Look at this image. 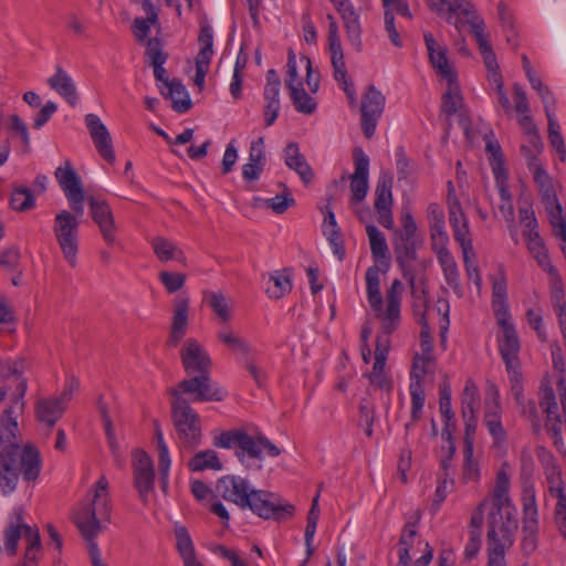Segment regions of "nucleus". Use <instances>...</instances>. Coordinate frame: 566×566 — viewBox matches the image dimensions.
Returning a JSON list of instances; mask_svg holds the SVG:
<instances>
[{
	"label": "nucleus",
	"mask_w": 566,
	"mask_h": 566,
	"mask_svg": "<svg viewBox=\"0 0 566 566\" xmlns=\"http://www.w3.org/2000/svg\"><path fill=\"white\" fill-rule=\"evenodd\" d=\"M180 358L189 378L178 382L175 389L189 392L192 402L223 401L227 398V390L211 379V358L198 340L186 339Z\"/></svg>",
	"instance_id": "obj_1"
},
{
	"label": "nucleus",
	"mask_w": 566,
	"mask_h": 566,
	"mask_svg": "<svg viewBox=\"0 0 566 566\" xmlns=\"http://www.w3.org/2000/svg\"><path fill=\"white\" fill-rule=\"evenodd\" d=\"M111 512L108 481L105 476H101L95 483L90 502L73 516L77 530L87 542L92 566H107L102 560L97 543L94 538L102 532V523L111 521Z\"/></svg>",
	"instance_id": "obj_2"
},
{
	"label": "nucleus",
	"mask_w": 566,
	"mask_h": 566,
	"mask_svg": "<svg viewBox=\"0 0 566 566\" xmlns=\"http://www.w3.org/2000/svg\"><path fill=\"white\" fill-rule=\"evenodd\" d=\"M41 471L40 452L33 446H14L0 451V492L9 495L17 490L19 478L33 482Z\"/></svg>",
	"instance_id": "obj_3"
},
{
	"label": "nucleus",
	"mask_w": 566,
	"mask_h": 566,
	"mask_svg": "<svg viewBox=\"0 0 566 566\" xmlns=\"http://www.w3.org/2000/svg\"><path fill=\"white\" fill-rule=\"evenodd\" d=\"M168 395L178 442L182 449L193 450L201 443L202 426L199 413L190 406L191 396L175 388H169Z\"/></svg>",
	"instance_id": "obj_4"
},
{
	"label": "nucleus",
	"mask_w": 566,
	"mask_h": 566,
	"mask_svg": "<svg viewBox=\"0 0 566 566\" xmlns=\"http://www.w3.org/2000/svg\"><path fill=\"white\" fill-rule=\"evenodd\" d=\"M400 222L402 228L394 229L392 232V249L396 263L401 270L403 277L413 286L412 263L417 260V250L422 241L418 234L416 221L409 211L401 213Z\"/></svg>",
	"instance_id": "obj_5"
},
{
	"label": "nucleus",
	"mask_w": 566,
	"mask_h": 566,
	"mask_svg": "<svg viewBox=\"0 0 566 566\" xmlns=\"http://www.w3.org/2000/svg\"><path fill=\"white\" fill-rule=\"evenodd\" d=\"M80 218L74 211L65 209L54 217L53 233L63 258L71 268L77 264Z\"/></svg>",
	"instance_id": "obj_6"
},
{
	"label": "nucleus",
	"mask_w": 566,
	"mask_h": 566,
	"mask_svg": "<svg viewBox=\"0 0 566 566\" xmlns=\"http://www.w3.org/2000/svg\"><path fill=\"white\" fill-rule=\"evenodd\" d=\"M249 509L259 517L275 521H282L292 517L295 511L294 505L283 503L279 495L265 490L253 489L249 496V505H244V510Z\"/></svg>",
	"instance_id": "obj_7"
},
{
	"label": "nucleus",
	"mask_w": 566,
	"mask_h": 566,
	"mask_svg": "<svg viewBox=\"0 0 566 566\" xmlns=\"http://www.w3.org/2000/svg\"><path fill=\"white\" fill-rule=\"evenodd\" d=\"M538 405L545 413V429L556 449L566 455V447L562 434V417L558 413V403L554 388L543 381L538 392Z\"/></svg>",
	"instance_id": "obj_8"
},
{
	"label": "nucleus",
	"mask_w": 566,
	"mask_h": 566,
	"mask_svg": "<svg viewBox=\"0 0 566 566\" xmlns=\"http://www.w3.org/2000/svg\"><path fill=\"white\" fill-rule=\"evenodd\" d=\"M55 179L61 187L69 206L77 216L84 214V202L87 198L82 185L81 177L75 171L70 160H65L54 172Z\"/></svg>",
	"instance_id": "obj_9"
},
{
	"label": "nucleus",
	"mask_w": 566,
	"mask_h": 566,
	"mask_svg": "<svg viewBox=\"0 0 566 566\" xmlns=\"http://www.w3.org/2000/svg\"><path fill=\"white\" fill-rule=\"evenodd\" d=\"M510 488V476L505 472V470H500L496 474V484L493 491V504L496 507V511L492 512L489 516V530L486 534V546H489V534L492 530V526L499 524L500 527L504 531H507L510 535V539L512 544L514 543L513 534L516 531L517 525L514 521H511L510 517L504 520L502 513V506L509 501L507 493ZM489 552V547H486Z\"/></svg>",
	"instance_id": "obj_10"
},
{
	"label": "nucleus",
	"mask_w": 566,
	"mask_h": 566,
	"mask_svg": "<svg viewBox=\"0 0 566 566\" xmlns=\"http://www.w3.org/2000/svg\"><path fill=\"white\" fill-rule=\"evenodd\" d=\"M132 470L134 486L143 504H147L155 490L154 462L144 450L135 449L132 453Z\"/></svg>",
	"instance_id": "obj_11"
},
{
	"label": "nucleus",
	"mask_w": 566,
	"mask_h": 566,
	"mask_svg": "<svg viewBox=\"0 0 566 566\" xmlns=\"http://www.w3.org/2000/svg\"><path fill=\"white\" fill-rule=\"evenodd\" d=\"M386 97L370 84L363 94L360 103L361 129L366 138L370 139L376 132L378 122L385 108Z\"/></svg>",
	"instance_id": "obj_12"
},
{
	"label": "nucleus",
	"mask_w": 566,
	"mask_h": 566,
	"mask_svg": "<svg viewBox=\"0 0 566 566\" xmlns=\"http://www.w3.org/2000/svg\"><path fill=\"white\" fill-rule=\"evenodd\" d=\"M213 444L217 448H235V455L240 461L247 455L251 459H261L259 437L254 439L244 431L229 430L214 438Z\"/></svg>",
	"instance_id": "obj_13"
},
{
	"label": "nucleus",
	"mask_w": 566,
	"mask_h": 566,
	"mask_svg": "<svg viewBox=\"0 0 566 566\" xmlns=\"http://www.w3.org/2000/svg\"><path fill=\"white\" fill-rule=\"evenodd\" d=\"M392 177L389 174H380L375 189V210L378 222L386 229L392 230L395 221L392 216Z\"/></svg>",
	"instance_id": "obj_14"
},
{
	"label": "nucleus",
	"mask_w": 566,
	"mask_h": 566,
	"mask_svg": "<svg viewBox=\"0 0 566 566\" xmlns=\"http://www.w3.org/2000/svg\"><path fill=\"white\" fill-rule=\"evenodd\" d=\"M90 205L91 217L97 224L103 240L108 247L116 242V226L113 211L106 200L90 196L85 199Z\"/></svg>",
	"instance_id": "obj_15"
},
{
	"label": "nucleus",
	"mask_w": 566,
	"mask_h": 566,
	"mask_svg": "<svg viewBox=\"0 0 566 566\" xmlns=\"http://www.w3.org/2000/svg\"><path fill=\"white\" fill-rule=\"evenodd\" d=\"M253 488L249 481L238 475H224L217 481L216 492L223 500L234 503L244 510L249 505V496Z\"/></svg>",
	"instance_id": "obj_16"
},
{
	"label": "nucleus",
	"mask_w": 566,
	"mask_h": 566,
	"mask_svg": "<svg viewBox=\"0 0 566 566\" xmlns=\"http://www.w3.org/2000/svg\"><path fill=\"white\" fill-rule=\"evenodd\" d=\"M440 18H443L448 23L461 32L462 29L469 24L471 27V19L483 20L476 14L474 6L468 0H444L442 10H434Z\"/></svg>",
	"instance_id": "obj_17"
},
{
	"label": "nucleus",
	"mask_w": 566,
	"mask_h": 566,
	"mask_svg": "<svg viewBox=\"0 0 566 566\" xmlns=\"http://www.w3.org/2000/svg\"><path fill=\"white\" fill-rule=\"evenodd\" d=\"M403 285L400 280L395 279L386 292V308H382L380 316L381 329L385 334H392L400 324V308Z\"/></svg>",
	"instance_id": "obj_18"
},
{
	"label": "nucleus",
	"mask_w": 566,
	"mask_h": 566,
	"mask_svg": "<svg viewBox=\"0 0 566 566\" xmlns=\"http://www.w3.org/2000/svg\"><path fill=\"white\" fill-rule=\"evenodd\" d=\"M354 165L355 170L349 176L352 206H356L361 202L368 192L369 158L360 148H355L354 150Z\"/></svg>",
	"instance_id": "obj_19"
},
{
	"label": "nucleus",
	"mask_w": 566,
	"mask_h": 566,
	"mask_svg": "<svg viewBox=\"0 0 566 566\" xmlns=\"http://www.w3.org/2000/svg\"><path fill=\"white\" fill-rule=\"evenodd\" d=\"M28 528H36L24 522V509L15 506L8 517L7 526L3 530L4 551L9 556H14L18 552V544L23 536L27 542Z\"/></svg>",
	"instance_id": "obj_20"
},
{
	"label": "nucleus",
	"mask_w": 566,
	"mask_h": 566,
	"mask_svg": "<svg viewBox=\"0 0 566 566\" xmlns=\"http://www.w3.org/2000/svg\"><path fill=\"white\" fill-rule=\"evenodd\" d=\"M85 124L88 128L91 138L98 154L109 164L115 161V153L111 134L101 118L95 114L85 116Z\"/></svg>",
	"instance_id": "obj_21"
},
{
	"label": "nucleus",
	"mask_w": 566,
	"mask_h": 566,
	"mask_svg": "<svg viewBox=\"0 0 566 566\" xmlns=\"http://www.w3.org/2000/svg\"><path fill=\"white\" fill-rule=\"evenodd\" d=\"M416 534L417 530L415 523H408L403 527L399 539V560L397 566H428L430 564L433 556V551L429 544L426 543V552L422 554V556L416 559L413 565H411L410 548L413 544Z\"/></svg>",
	"instance_id": "obj_22"
},
{
	"label": "nucleus",
	"mask_w": 566,
	"mask_h": 566,
	"mask_svg": "<svg viewBox=\"0 0 566 566\" xmlns=\"http://www.w3.org/2000/svg\"><path fill=\"white\" fill-rule=\"evenodd\" d=\"M521 150L527 158H530L528 168L533 172L534 180L538 186L544 205L555 203L558 198L551 176L543 168L539 160L535 156L531 155V151L526 146H522Z\"/></svg>",
	"instance_id": "obj_23"
},
{
	"label": "nucleus",
	"mask_w": 566,
	"mask_h": 566,
	"mask_svg": "<svg viewBox=\"0 0 566 566\" xmlns=\"http://www.w3.org/2000/svg\"><path fill=\"white\" fill-rule=\"evenodd\" d=\"M342 17L347 40L357 50L361 49V28L359 15L348 0H331Z\"/></svg>",
	"instance_id": "obj_24"
},
{
	"label": "nucleus",
	"mask_w": 566,
	"mask_h": 566,
	"mask_svg": "<svg viewBox=\"0 0 566 566\" xmlns=\"http://www.w3.org/2000/svg\"><path fill=\"white\" fill-rule=\"evenodd\" d=\"M492 280V308L497 323L510 318L507 304V283L503 265L499 266L497 274Z\"/></svg>",
	"instance_id": "obj_25"
},
{
	"label": "nucleus",
	"mask_w": 566,
	"mask_h": 566,
	"mask_svg": "<svg viewBox=\"0 0 566 566\" xmlns=\"http://www.w3.org/2000/svg\"><path fill=\"white\" fill-rule=\"evenodd\" d=\"M495 524L489 534V555L486 566H506L505 551L512 546L507 531Z\"/></svg>",
	"instance_id": "obj_26"
},
{
	"label": "nucleus",
	"mask_w": 566,
	"mask_h": 566,
	"mask_svg": "<svg viewBox=\"0 0 566 566\" xmlns=\"http://www.w3.org/2000/svg\"><path fill=\"white\" fill-rule=\"evenodd\" d=\"M48 85L63 97L71 107L78 103V93L72 76L60 65L55 73L48 78Z\"/></svg>",
	"instance_id": "obj_27"
},
{
	"label": "nucleus",
	"mask_w": 566,
	"mask_h": 566,
	"mask_svg": "<svg viewBox=\"0 0 566 566\" xmlns=\"http://www.w3.org/2000/svg\"><path fill=\"white\" fill-rule=\"evenodd\" d=\"M175 308L168 345L176 347L187 333L189 317V300L185 296L175 298Z\"/></svg>",
	"instance_id": "obj_28"
},
{
	"label": "nucleus",
	"mask_w": 566,
	"mask_h": 566,
	"mask_svg": "<svg viewBox=\"0 0 566 566\" xmlns=\"http://www.w3.org/2000/svg\"><path fill=\"white\" fill-rule=\"evenodd\" d=\"M21 415L22 412L8 407L3 410L0 417V448L13 449L14 446H20L18 418Z\"/></svg>",
	"instance_id": "obj_29"
},
{
	"label": "nucleus",
	"mask_w": 566,
	"mask_h": 566,
	"mask_svg": "<svg viewBox=\"0 0 566 566\" xmlns=\"http://www.w3.org/2000/svg\"><path fill=\"white\" fill-rule=\"evenodd\" d=\"M265 166L264 138L253 140L249 151V159L242 167V177L247 181H255L260 178Z\"/></svg>",
	"instance_id": "obj_30"
},
{
	"label": "nucleus",
	"mask_w": 566,
	"mask_h": 566,
	"mask_svg": "<svg viewBox=\"0 0 566 566\" xmlns=\"http://www.w3.org/2000/svg\"><path fill=\"white\" fill-rule=\"evenodd\" d=\"M470 22L486 70L499 69L497 59L490 42V35L485 32L484 20L471 19Z\"/></svg>",
	"instance_id": "obj_31"
},
{
	"label": "nucleus",
	"mask_w": 566,
	"mask_h": 566,
	"mask_svg": "<svg viewBox=\"0 0 566 566\" xmlns=\"http://www.w3.org/2000/svg\"><path fill=\"white\" fill-rule=\"evenodd\" d=\"M380 273H382V266L373 265L367 269L365 274L367 301L375 316L379 319L382 316L384 305L380 293Z\"/></svg>",
	"instance_id": "obj_32"
},
{
	"label": "nucleus",
	"mask_w": 566,
	"mask_h": 566,
	"mask_svg": "<svg viewBox=\"0 0 566 566\" xmlns=\"http://www.w3.org/2000/svg\"><path fill=\"white\" fill-rule=\"evenodd\" d=\"M66 410V405L59 398H40L35 402V417L36 419L53 428L54 424L62 418Z\"/></svg>",
	"instance_id": "obj_33"
},
{
	"label": "nucleus",
	"mask_w": 566,
	"mask_h": 566,
	"mask_svg": "<svg viewBox=\"0 0 566 566\" xmlns=\"http://www.w3.org/2000/svg\"><path fill=\"white\" fill-rule=\"evenodd\" d=\"M284 161L290 169L294 170L300 176L305 185L312 182L314 178L313 169L307 164L304 155L300 153L296 143H289L284 148Z\"/></svg>",
	"instance_id": "obj_34"
},
{
	"label": "nucleus",
	"mask_w": 566,
	"mask_h": 566,
	"mask_svg": "<svg viewBox=\"0 0 566 566\" xmlns=\"http://www.w3.org/2000/svg\"><path fill=\"white\" fill-rule=\"evenodd\" d=\"M366 233L369 240L370 252L375 262L382 266V273L390 268L389 249L385 235L374 224L366 226Z\"/></svg>",
	"instance_id": "obj_35"
},
{
	"label": "nucleus",
	"mask_w": 566,
	"mask_h": 566,
	"mask_svg": "<svg viewBox=\"0 0 566 566\" xmlns=\"http://www.w3.org/2000/svg\"><path fill=\"white\" fill-rule=\"evenodd\" d=\"M449 221L453 230L454 240L459 244L472 241L468 219L457 198L453 200L449 199Z\"/></svg>",
	"instance_id": "obj_36"
},
{
	"label": "nucleus",
	"mask_w": 566,
	"mask_h": 566,
	"mask_svg": "<svg viewBox=\"0 0 566 566\" xmlns=\"http://www.w3.org/2000/svg\"><path fill=\"white\" fill-rule=\"evenodd\" d=\"M503 329V338L500 340V353L505 365H510L512 360H516L520 350V342L513 324L505 318L503 323H499Z\"/></svg>",
	"instance_id": "obj_37"
},
{
	"label": "nucleus",
	"mask_w": 566,
	"mask_h": 566,
	"mask_svg": "<svg viewBox=\"0 0 566 566\" xmlns=\"http://www.w3.org/2000/svg\"><path fill=\"white\" fill-rule=\"evenodd\" d=\"M438 261L442 268L447 284L458 294L461 293L460 274L457 262L447 247L437 252Z\"/></svg>",
	"instance_id": "obj_38"
},
{
	"label": "nucleus",
	"mask_w": 566,
	"mask_h": 566,
	"mask_svg": "<svg viewBox=\"0 0 566 566\" xmlns=\"http://www.w3.org/2000/svg\"><path fill=\"white\" fill-rule=\"evenodd\" d=\"M523 532L536 534L538 528V512L535 500V492L532 488L525 489L523 493Z\"/></svg>",
	"instance_id": "obj_39"
},
{
	"label": "nucleus",
	"mask_w": 566,
	"mask_h": 566,
	"mask_svg": "<svg viewBox=\"0 0 566 566\" xmlns=\"http://www.w3.org/2000/svg\"><path fill=\"white\" fill-rule=\"evenodd\" d=\"M217 338L232 353L238 354L241 360L250 356L252 353L251 344L245 338L234 333L230 327H224L218 331Z\"/></svg>",
	"instance_id": "obj_40"
},
{
	"label": "nucleus",
	"mask_w": 566,
	"mask_h": 566,
	"mask_svg": "<svg viewBox=\"0 0 566 566\" xmlns=\"http://www.w3.org/2000/svg\"><path fill=\"white\" fill-rule=\"evenodd\" d=\"M151 248L161 262L177 260L182 264H186V256L184 252L174 242L164 237H155L151 240Z\"/></svg>",
	"instance_id": "obj_41"
},
{
	"label": "nucleus",
	"mask_w": 566,
	"mask_h": 566,
	"mask_svg": "<svg viewBox=\"0 0 566 566\" xmlns=\"http://www.w3.org/2000/svg\"><path fill=\"white\" fill-rule=\"evenodd\" d=\"M524 238L526 240V245L530 253L545 272L548 271L549 266H554L551 263L548 251L542 237L539 235V232H533L528 235H525Z\"/></svg>",
	"instance_id": "obj_42"
},
{
	"label": "nucleus",
	"mask_w": 566,
	"mask_h": 566,
	"mask_svg": "<svg viewBox=\"0 0 566 566\" xmlns=\"http://www.w3.org/2000/svg\"><path fill=\"white\" fill-rule=\"evenodd\" d=\"M190 471L199 472L205 470L219 471L222 469V463L218 454L213 450H205L197 452L188 462Z\"/></svg>",
	"instance_id": "obj_43"
},
{
	"label": "nucleus",
	"mask_w": 566,
	"mask_h": 566,
	"mask_svg": "<svg viewBox=\"0 0 566 566\" xmlns=\"http://www.w3.org/2000/svg\"><path fill=\"white\" fill-rule=\"evenodd\" d=\"M167 97L171 98V107L178 113H186L192 106L190 96L185 85L177 78L171 80V83H169Z\"/></svg>",
	"instance_id": "obj_44"
},
{
	"label": "nucleus",
	"mask_w": 566,
	"mask_h": 566,
	"mask_svg": "<svg viewBox=\"0 0 566 566\" xmlns=\"http://www.w3.org/2000/svg\"><path fill=\"white\" fill-rule=\"evenodd\" d=\"M385 356L384 352L378 349L375 357V363L373 365V369L369 374V380L370 382L376 386L377 388L390 391L392 389V381L385 373Z\"/></svg>",
	"instance_id": "obj_45"
},
{
	"label": "nucleus",
	"mask_w": 566,
	"mask_h": 566,
	"mask_svg": "<svg viewBox=\"0 0 566 566\" xmlns=\"http://www.w3.org/2000/svg\"><path fill=\"white\" fill-rule=\"evenodd\" d=\"M486 151L491 155V161L490 165L492 167V171L494 175V178L497 182H501L503 179L506 178V171H505V159L502 151V148L497 140H494L492 138L486 137Z\"/></svg>",
	"instance_id": "obj_46"
},
{
	"label": "nucleus",
	"mask_w": 566,
	"mask_h": 566,
	"mask_svg": "<svg viewBox=\"0 0 566 566\" xmlns=\"http://www.w3.org/2000/svg\"><path fill=\"white\" fill-rule=\"evenodd\" d=\"M328 45L335 81L338 82L339 84L350 81L348 78V73L344 61V52L340 41L328 42Z\"/></svg>",
	"instance_id": "obj_47"
},
{
	"label": "nucleus",
	"mask_w": 566,
	"mask_h": 566,
	"mask_svg": "<svg viewBox=\"0 0 566 566\" xmlns=\"http://www.w3.org/2000/svg\"><path fill=\"white\" fill-rule=\"evenodd\" d=\"M429 218L431 219V239L433 242L439 241L441 247H446L448 237L444 232V213L437 203L428 207Z\"/></svg>",
	"instance_id": "obj_48"
},
{
	"label": "nucleus",
	"mask_w": 566,
	"mask_h": 566,
	"mask_svg": "<svg viewBox=\"0 0 566 566\" xmlns=\"http://www.w3.org/2000/svg\"><path fill=\"white\" fill-rule=\"evenodd\" d=\"M205 301L213 311L221 323H228L232 318L231 310L227 297L219 292H209L205 295Z\"/></svg>",
	"instance_id": "obj_49"
},
{
	"label": "nucleus",
	"mask_w": 566,
	"mask_h": 566,
	"mask_svg": "<svg viewBox=\"0 0 566 566\" xmlns=\"http://www.w3.org/2000/svg\"><path fill=\"white\" fill-rule=\"evenodd\" d=\"M270 282L272 285L266 289L270 298L280 300L292 290L291 276L286 270L272 274Z\"/></svg>",
	"instance_id": "obj_50"
},
{
	"label": "nucleus",
	"mask_w": 566,
	"mask_h": 566,
	"mask_svg": "<svg viewBox=\"0 0 566 566\" xmlns=\"http://www.w3.org/2000/svg\"><path fill=\"white\" fill-rule=\"evenodd\" d=\"M551 494L557 499L554 509V523L559 534L566 539V494L560 485L551 488Z\"/></svg>",
	"instance_id": "obj_51"
},
{
	"label": "nucleus",
	"mask_w": 566,
	"mask_h": 566,
	"mask_svg": "<svg viewBox=\"0 0 566 566\" xmlns=\"http://www.w3.org/2000/svg\"><path fill=\"white\" fill-rule=\"evenodd\" d=\"M480 405L479 388L472 379H468L461 397V415L475 413Z\"/></svg>",
	"instance_id": "obj_52"
},
{
	"label": "nucleus",
	"mask_w": 566,
	"mask_h": 566,
	"mask_svg": "<svg viewBox=\"0 0 566 566\" xmlns=\"http://www.w3.org/2000/svg\"><path fill=\"white\" fill-rule=\"evenodd\" d=\"M42 544L39 528H28L27 547L23 560L30 566H34L41 555Z\"/></svg>",
	"instance_id": "obj_53"
},
{
	"label": "nucleus",
	"mask_w": 566,
	"mask_h": 566,
	"mask_svg": "<svg viewBox=\"0 0 566 566\" xmlns=\"http://www.w3.org/2000/svg\"><path fill=\"white\" fill-rule=\"evenodd\" d=\"M10 206L13 210L23 212L35 206V199L32 191L27 187H13Z\"/></svg>",
	"instance_id": "obj_54"
},
{
	"label": "nucleus",
	"mask_w": 566,
	"mask_h": 566,
	"mask_svg": "<svg viewBox=\"0 0 566 566\" xmlns=\"http://www.w3.org/2000/svg\"><path fill=\"white\" fill-rule=\"evenodd\" d=\"M290 96L295 109L298 113L312 114L316 109V103L303 87V84H298L296 87H292Z\"/></svg>",
	"instance_id": "obj_55"
},
{
	"label": "nucleus",
	"mask_w": 566,
	"mask_h": 566,
	"mask_svg": "<svg viewBox=\"0 0 566 566\" xmlns=\"http://www.w3.org/2000/svg\"><path fill=\"white\" fill-rule=\"evenodd\" d=\"M174 533L176 537V547L181 559L184 560L195 556V546L188 530L184 525L176 524Z\"/></svg>",
	"instance_id": "obj_56"
},
{
	"label": "nucleus",
	"mask_w": 566,
	"mask_h": 566,
	"mask_svg": "<svg viewBox=\"0 0 566 566\" xmlns=\"http://www.w3.org/2000/svg\"><path fill=\"white\" fill-rule=\"evenodd\" d=\"M517 406L521 417L530 422L533 433H539L542 430V421L536 402L533 399H526Z\"/></svg>",
	"instance_id": "obj_57"
},
{
	"label": "nucleus",
	"mask_w": 566,
	"mask_h": 566,
	"mask_svg": "<svg viewBox=\"0 0 566 566\" xmlns=\"http://www.w3.org/2000/svg\"><path fill=\"white\" fill-rule=\"evenodd\" d=\"M282 195H277L273 198L263 199V203L266 208L271 209L276 214L284 213L290 207L295 205V200L291 195L290 189L284 186Z\"/></svg>",
	"instance_id": "obj_58"
},
{
	"label": "nucleus",
	"mask_w": 566,
	"mask_h": 566,
	"mask_svg": "<svg viewBox=\"0 0 566 566\" xmlns=\"http://www.w3.org/2000/svg\"><path fill=\"white\" fill-rule=\"evenodd\" d=\"M429 57L439 75H441L447 81L455 80V73L448 62L444 49L438 48L436 51L429 54Z\"/></svg>",
	"instance_id": "obj_59"
},
{
	"label": "nucleus",
	"mask_w": 566,
	"mask_h": 566,
	"mask_svg": "<svg viewBox=\"0 0 566 566\" xmlns=\"http://www.w3.org/2000/svg\"><path fill=\"white\" fill-rule=\"evenodd\" d=\"M551 277V301L554 308L565 306L564 289L562 277L555 266H549L546 271Z\"/></svg>",
	"instance_id": "obj_60"
},
{
	"label": "nucleus",
	"mask_w": 566,
	"mask_h": 566,
	"mask_svg": "<svg viewBox=\"0 0 566 566\" xmlns=\"http://www.w3.org/2000/svg\"><path fill=\"white\" fill-rule=\"evenodd\" d=\"M410 396H411V411L410 419L411 422H417L422 415V409L426 401V392L423 385H410L409 386Z\"/></svg>",
	"instance_id": "obj_61"
},
{
	"label": "nucleus",
	"mask_w": 566,
	"mask_h": 566,
	"mask_svg": "<svg viewBox=\"0 0 566 566\" xmlns=\"http://www.w3.org/2000/svg\"><path fill=\"white\" fill-rule=\"evenodd\" d=\"M461 101L460 90L455 80L448 81V91L442 96V112L447 115L457 113L458 103Z\"/></svg>",
	"instance_id": "obj_62"
},
{
	"label": "nucleus",
	"mask_w": 566,
	"mask_h": 566,
	"mask_svg": "<svg viewBox=\"0 0 566 566\" xmlns=\"http://www.w3.org/2000/svg\"><path fill=\"white\" fill-rule=\"evenodd\" d=\"M484 423L496 442H503L506 439V432L502 426L501 418L497 411H486Z\"/></svg>",
	"instance_id": "obj_63"
},
{
	"label": "nucleus",
	"mask_w": 566,
	"mask_h": 566,
	"mask_svg": "<svg viewBox=\"0 0 566 566\" xmlns=\"http://www.w3.org/2000/svg\"><path fill=\"white\" fill-rule=\"evenodd\" d=\"M159 281L168 293H175L185 285L186 275L182 273L163 271L159 273Z\"/></svg>",
	"instance_id": "obj_64"
}]
</instances>
